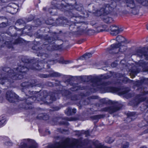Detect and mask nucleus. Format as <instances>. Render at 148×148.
<instances>
[{"label":"nucleus","instance_id":"obj_7","mask_svg":"<svg viewBox=\"0 0 148 148\" xmlns=\"http://www.w3.org/2000/svg\"><path fill=\"white\" fill-rule=\"evenodd\" d=\"M99 102L102 104L114 105L113 106L106 107L101 108L100 112H108L109 114H112L121 109L123 106L118 103L117 101H113L110 100H107L106 98L100 100Z\"/></svg>","mask_w":148,"mask_h":148},{"label":"nucleus","instance_id":"obj_28","mask_svg":"<svg viewBox=\"0 0 148 148\" xmlns=\"http://www.w3.org/2000/svg\"><path fill=\"white\" fill-rule=\"evenodd\" d=\"M87 103H88L85 99L80 100L76 103V104L78 106L79 109H81L83 106L86 105Z\"/></svg>","mask_w":148,"mask_h":148},{"label":"nucleus","instance_id":"obj_8","mask_svg":"<svg viewBox=\"0 0 148 148\" xmlns=\"http://www.w3.org/2000/svg\"><path fill=\"white\" fill-rule=\"evenodd\" d=\"M128 1L127 5L129 9V12L133 15L139 13L140 8L142 6L148 8V1Z\"/></svg>","mask_w":148,"mask_h":148},{"label":"nucleus","instance_id":"obj_48","mask_svg":"<svg viewBox=\"0 0 148 148\" xmlns=\"http://www.w3.org/2000/svg\"><path fill=\"white\" fill-rule=\"evenodd\" d=\"M71 99L72 101H77L78 100V97L77 95H74L71 96Z\"/></svg>","mask_w":148,"mask_h":148},{"label":"nucleus","instance_id":"obj_14","mask_svg":"<svg viewBox=\"0 0 148 148\" xmlns=\"http://www.w3.org/2000/svg\"><path fill=\"white\" fill-rule=\"evenodd\" d=\"M44 62H46V63L52 62L53 64L58 62L60 64H68L69 62V60H64V58L62 57H60L59 59L50 60L49 58H48L46 59L45 61Z\"/></svg>","mask_w":148,"mask_h":148},{"label":"nucleus","instance_id":"obj_53","mask_svg":"<svg viewBox=\"0 0 148 148\" xmlns=\"http://www.w3.org/2000/svg\"><path fill=\"white\" fill-rule=\"evenodd\" d=\"M122 81L124 82L127 83L130 82L131 81H132V80H130V79L127 77H125L123 78Z\"/></svg>","mask_w":148,"mask_h":148},{"label":"nucleus","instance_id":"obj_51","mask_svg":"<svg viewBox=\"0 0 148 148\" xmlns=\"http://www.w3.org/2000/svg\"><path fill=\"white\" fill-rule=\"evenodd\" d=\"M28 146L27 143H21L20 146V148H28Z\"/></svg>","mask_w":148,"mask_h":148},{"label":"nucleus","instance_id":"obj_32","mask_svg":"<svg viewBox=\"0 0 148 148\" xmlns=\"http://www.w3.org/2000/svg\"><path fill=\"white\" fill-rule=\"evenodd\" d=\"M146 80V78H144L140 80H137L134 83V85L138 87H139L144 83Z\"/></svg>","mask_w":148,"mask_h":148},{"label":"nucleus","instance_id":"obj_30","mask_svg":"<svg viewBox=\"0 0 148 148\" xmlns=\"http://www.w3.org/2000/svg\"><path fill=\"white\" fill-rule=\"evenodd\" d=\"M27 141L32 143V144L28 146V148H38V145L35 140L30 139H27Z\"/></svg>","mask_w":148,"mask_h":148},{"label":"nucleus","instance_id":"obj_1","mask_svg":"<svg viewBox=\"0 0 148 148\" xmlns=\"http://www.w3.org/2000/svg\"><path fill=\"white\" fill-rule=\"evenodd\" d=\"M75 4H69L65 2V4L61 3L60 1H53L51 2L52 7L48 9L47 11L51 15H56V9L64 12V14L70 18L75 17V22L70 21L66 17H61L56 19V22L63 26H69L70 30L73 32L75 29H79L82 25H77V24L84 23L82 21L85 18L89 17L88 12L85 10L83 5L77 4L75 1Z\"/></svg>","mask_w":148,"mask_h":148},{"label":"nucleus","instance_id":"obj_33","mask_svg":"<svg viewBox=\"0 0 148 148\" xmlns=\"http://www.w3.org/2000/svg\"><path fill=\"white\" fill-rule=\"evenodd\" d=\"M104 16V18H102L103 21L107 23H109L113 21L114 20L112 17L108 16Z\"/></svg>","mask_w":148,"mask_h":148},{"label":"nucleus","instance_id":"obj_38","mask_svg":"<svg viewBox=\"0 0 148 148\" xmlns=\"http://www.w3.org/2000/svg\"><path fill=\"white\" fill-rule=\"evenodd\" d=\"M62 92V95L66 97H68L71 94V91L67 89L63 90Z\"/></svg>","mask_w":148,"mask_h":148},{"label":"nucleus","instance_id":"obj_63","mask_svg":"<svg viewBox=\"0 0 148 148\" xmlns=\"http://www.w3.org/2000/svg\"><path fill=\"white\" fill-rule=\"evenodd\" d=\"M66 120L69 121H71L73 120V118L71 117L70 118H67Z\"/></svg>","mask_w":148,"mask_h":148},{"label":"nucleus","instance_id":"obj_27","mask_svg":"<svg viewBox=\"0 0 148 148\" xmlns=\"http://www.w3.org/2000/svg\"><path fill=\"white\" fill-rule=\"evenodd\" d=\"M136 112H130L128 111V112H125V114L127 116L128 118H130L131 119V121H133L134 120L132 118L136 117L137 115L136 114Z\"/></svg>","mask_w":148,"mask_h":148},{"label":"nucleus","instance_id":"obj_64","mask_svg":"<svg viewBox=\"0 0 148 148\" xmlns=\"http://www.w3.org/2000/svg\"><path fill=\"white\" fill-rule=\"evenodd\" d=\"M71 80H72V79L71 78H69L67 79L66 80V82H67L69 83V82H71Z\"/></svg>","mask_w":148,"mask_h":148},{"label":"nucleus","instance_id":"obj_20","mask_svg":"<svg viewBox=\"0 0 148 148\" xmlns=\"http://www.w3.org/2000/svg\"><path fill=\"white\" fill-rule=\"evenodd\" d=\"M56 93L53 92H49V101L48 102L47 101H45V103L49 104L52 103L54 101L56 100V97L55 96Z\"/></svg>","mask_w":148,"mask_h":148},{"label":"nucleus","instance_id":"obj_54","mask_svg":"<svg viewBox=\"0 0 148 148\" xmlns=\"http://www.w3.org/2000/svg\"><path fill=\"white\" fill-rule=\"evenodd\" d=\"M61 107L59 106H56L52 108L53 110L54 111H57L60 109Z\"/></svg>","mask_w":148,"mask_h":148},{"label":"nucleus","instance_id":"obj_57","mask_svg":"<svg viewBox=\"0 0 148 148\" xmlns=\"http://www.w3.org/2000/svg\"><path fill=\"white\" fill-rule=\"evenodd\" d=\"M111 65L112 67H115L117 65V64L115 62H114L111 63Z\"/></svg>","mask_w":148,"mask_h":148},{"label":"nucleus","instance_id":"obj_22","mask_svg":"<svg viewBox=\"0 0 148 148\" xmlns=\"http://www.w3.org/2000/svg\"><path fill=\"white\" fill-rule=\"evenodd\" d=\"M106 116L105 114H100L90 116V118L92 120H96V122H94L95 124L96 123L99 121V119H103Z\"/></svg>","mask_w":148,"mask_h":148},{"label":"nucleus","instance_id":"obj_13","mask_svg":"<svg viewBox=\"0 0 148 148\" xmlns=\"http://www.w3.org/2000/svg\"><path fill=\"white\" fill-rule=\"evenodd\" d=\"M99 89L101 92L105 93L107 92L115 93L119 89L116 87L102 86L99 87Z\"/></svg>","mask_w":148,"mask_h":148},{"label":"nucleus","instance_id":"obj_37","mask_svg":"<svg viewBox=\"0 0 148 148\" xmlns=\"http://www.w3.org/2000/svg\"><path fill=\"white\" fill-rule=\"evenodd\" d=\"M61 74L57 72H53L49 74L50 77H59L61 76Z\"/></svg>","mask_w":148,"mask_h":148},{"label":"nucleus","instance_id":"obj_10","mask_svg":"<svg viewBox=\"0 0 148 148\" xmlns=\"http://www.w3.org/2000/svg\"><path fill=\"white\" fill-rule=\"evenodd\" d=\"M21 61L24 63V65H20L18 66L27 67L28 68V70L34 71H40L42 69V68L39 65L38 62H33L32 59H30L24 57L22 58Z\"/></svg>","mask_w":148,"mask_h":148},{"label":"nucleus","instance_id":"obj_26","mask_svg":"<svg viewBox=\"0 0 148 148\" xmlns=\"http://www.w3.org/2000/svg\"><path fill=\"white\" fill-rule=\"evenodd\" d=\"M72 87L71 89L73 91H77L78 90H82L84 89V87L81 86H78L77 84L73 83L72 85Z\"/></svg>","mask_w":148,"mask_h":148},{"label":"nucleus","instance_id":"obj_46","mask_svg":"<svg viewBox=\"0 0 148 148\" xmlns=\"http://www.w3.org/2000/svg\"><path fill=\"white\" fill-rule=\"evenodd\" d=\"M68 130L65 129H62L61 128H57V131L61 133H63L64 132H66L68 131Z\"/></svg>","mask_w":148,"mask_h":148},{"label":"nucleus","instance_id":"obj_36","mask_svg":"<svg viewBox=\"0 0 148 148\" xmlns=\"http://www.w3.org/2000/svg\"><path fill=\"white\" fill-rule=\"evenodd\" d=\"M111 77V76L108 74H106L104 75H101V77H98L100 79V80L97 81V82H100L102 79H108Z\"/></svg>","mask_w":148,"mask_h":148},{"label":"nucleus","instance_id":"obj_18","mask_svg":"<svg viewBox=\"0 0 148 148\" xmlns=\"http://www.w3.org/2000/svg\"><path fill=\"white\" fill-rule=\"evenodd\" d=\"M116 88H119V90L116 91L115 93L117 92L119 95H123L127 94L130 91V89L128 88H124L123 86H119Z\"/></svg>","mask_w":148,"mask_h":148},{"label":"nucleus","instance_id":"obj_59","mask_svg":"<svg viewBox=\"0 0 148 148\" xmlns=\"http://www.w3.org/2000/svg\"><path fill=\"white\" fill-rule=\"evenodd\" d=\"M148 133V128L145 130L142 133L140 134V135L141 136L144 134H147Z\"/></svg>","mask_w":148,"mask_h":148},{"label":"nucleus","instance_id":"obj_31","mask_svg":"<svg viewBox=\"0 0 148 148\" xmlns=\"http://www.w3.org/2000/svg\"><path fill=\"white\" fill-rule=\"evenodd\" d=\"M92 53H91L86 52L84 54L80 56L79 58V60H85L89 58L92 57Z\"/></svg>","mask_w":148,"mask_h":148},{"label":"nucleus","instance_id":"obj_47","mask_svg":"<svg viewBox=\"0 0 148 148\" xmlns=\"http://www.w3.org/2000/svg\"><path fill=\"white\" fill-rule=\"evenodd\" d=\"M82 134L86 135L87 137L90 136V132L89 130L86 131L84 130H82Z\"/></svg>","mask_w":148,"mask_h":148},{"label":"nucleus","instance_id":"obj_55","mask_svg":"<svg viewBox=\"0 0 148 148\" xmlns=\"http://www.w3.org/2000/svg\"><path fill=\"white\" fill-rule=\"evenodd\" d=\"M80 79L81 81L83 82H86V75L84 76H81L80 77Z\"/></svg>","mask_w":148,"mask_h":148},{"label":"nucleus","instance_id":"obj_49","mask_svg":"<svg viewBox=\"0 0 148 148\" xmlns=\"http://www.w3.org/2000/svg\"><path fill=\"white\" fill-rule=\"evenodd\" d=\"M35 18V16L31 14L28 17V18H27V22H30L32 20H33Z\"/></svg>","mask_w":148,"mask_h":148},{"label":"nucleus","instance_id":"obj_11","mask_svg":"<svg viewBox=\"0 0 148 148\" xmlns=\"http://www.w3.org/2000/svg\"><path fill=\"white\" fill-rule=\"evenodd\" d=\"M6 99L10 103H15L20 100L19 96L12 90L8 91L6 93Z\"/></svg>","mask_w":148,"mask_h":148},{"label":"nucleus","instance_id":"obj_6","mask_svg":"<svg viewBox=\"0 0 148 148\" xmlns=\"http://www.w3.org/2000/svg\"><path fill=\"white\" fill-rule=\"evenodd\" d=\"M116 40L118 42V43H114L110 45V47L106 49V51L112 55L118 53L119 52L123 53L127 49V47L125 45H122L123 43H126L127 40L125 38L120 35H118Z\"/></svg>","mask_w":148,"mask_h":148},{"label":"nucleus","instance_id":"obj_44","mask_svg":"<svg viewBox=\"0 0 148 148\" xmlns=\"http://www.w3.org/2000/svg\"><path fill=\"white\" fill-rule=\"evenodd\" d=\"M4 44L9 49H10L12 47V45L10 41H6L4 42Z\"/></svg>","mask_w":148,"mask_h":148},{"label":"nucleus","instance_id":"obj_60","mask_svg":"<svg viewBox=\"0 0 148 148\" xmlns=\"http://www.w3.org/2000/svg\"><path fill=\"white\" fill-rule=\"evenodd\" d=\"M4 40V38L1 35H0V42H3Z\"/></svg>","mask_w":148,"mask_h":148},{"label":"nucleus","instance_id":"obj_17","mask_svg":"<svg viewBox=\"0 0 148 148\" xmlns=\"http://www.w3.org/2000/svg\"><path fill=\"white\" fill-rule=\"evenodd\" d=\"M146 99V97H141L137 100L134 99L131 101L129 102V103L130 105L136 107L141 102L145 101Z\"/></svg>","mask_w":148,"mask_h":148},{"label":"nucleus","instance_id":"obj_35","mask_svg":"<svg viewBox=\"0 0 148 148\" xmlns=\"http://www.w3.org/2000/svg\"><path fill=\"white\" fill-rule=\"evenodd\" d=\"M6 118L4 116H0V127L3 126L6 123Z\"/></svg>","mask_w":148,"mask_h":148},{"label":"nucleus","instance_id":"obj_34","mask_svg":"<svg viewBox=\"0 0 148 148\" xmlns=\"http://www.w3.org/2000/svg\"><path fill=\"white\" fill-rule=\"evenodd\" d=\"M79 28L77 31H73L72 33V34L75 36H78L83 34L84 33V29H80Z\"/></svg>","mask_w":148,"mask_h":148},{"label":"nucleus","instance_id":"obj_9","mask_svg":"<svg viewBox=\"0 0 148 148\" xmlns=\"http://www.w3.org/2000/svg\"><path fill=\"white\" fill-rule=\"evenodd\" d=\"M71 142V139L69 138H67L61 143L56 142L55 143L52 144L47 146V148H74V146L79 143H82L77 139H74Z\"/></svg>","mask_w":148,"mask_h":148},{"label":"nucleus","instance_id":"obj_24","mask_svg":"<svg viewBox=\"0 0 148 148\" xmlns=\"http://www.w3.org/2000/svg\"><path fill=\"white\" fill-rule=\"evenodd\" d=\"M136 52L138 53L139 56L141 57L143 56L145 57L147 53V51L145 50V47H143L140 49H139L136 50Z\"/></svg>","mask_w":148,"mask_h":148},{"label":"nucleus","instance_id":"obj_15","mask_svg":"<svg viewBox=\"0 0 148 148\" xmlns=\"http://www.w3.org/2000/svg\"><path fill=\"white\" fill-rule=\"evenodd\" d=\"M110 29L111 31L110 34L113 36H116L123 31L122 28H119L115 25L110 26Z\"/></svg>","mask_w":148,"mask_h":148},{"label":"nucleus","instance_id":"obj_42","mask_svg":"<svg viewBox=\"0 0 148 148\" xmlns=\"http://www.w3.org/2000/svg\"><path fill=\"white\" fill-rule=\"evenodd\" d=\"M130 74L131 77L132 78H134L137 74L136 71L134 69H132L130 70Z\"/></svg>","mask_w":148,"mask_h":148},{"label":"nucleus","instance_id":"obj_23","mask_svg":"<svg viewBox=\"0 0 148 148\" xmlns=\"http://www.w3.org/2000/svg\"><path fill=\"white\" fill-rule=\"evenodd\" d=\"M49 93L47 90H43L40 95L42 97H40V101H42L45 103V101H46L47 98H49Z\"/></svg>","mask_w":148,"mask_h":148},{"label":"nucleus","instance_id":"obj_62","mask_svg":"<svg viewBox=\"0 0 148 148\" xmlns=\"http://www.w3.org/2000/svg\"><path fill=\"white\" fill-rule=\"evenodd\" d=\"M53 84H54V86H56V87L58 86H60V82H59V83H54V82H53Z\"/></svg>","mask_w":148,"mask_h":148},{"label":"nucleus","instance_id":"obj_19","mask_svg":"<svg viewBox=\"0 0 148 148\" xmlns=\"http://www.w3.org/2000/svg\"><path fill=\"white\" fill-rule=\"evenodd\" d=\"M86 82H90L92 83L95 84L97 83V81L100 80L98 76L92 77L91 75H86Z\"/></svg>","mask_w":148,"mask_h":148},{"label":"nucleus","instance_id":"obj_4","mask_svg":"<svg viewBox=\"0 0 148 148\" xmlns=\"http://www.w3.org/2000/svg\"><path fill=\"white\" fill-rule=\"evenodd\" d=\"M36 79H30L27 81L23 82L20 84L22 92H23L26 96H27V93L31 95H33L28 96L24 102L20 105V107L24 110L33 109L34 108L33 103L38 99V96L37 97L34 95L39 93V91H31L29 89L30 88L36 86ZM39 94L37 95H38Z\"/></svg>","mask_w":148,"mask_h":148},{"label":"nucleus","instance_id":"obj_50","mask_svg":"<svg viewBox=\"0 0 148 148\" xmlns=\"http://www.w3.org/2000/svg\"><path fill=\"white\" fill-rule=\"evenodd\" d=\"M39 76L41 78H47L50 77L49 74H40L39 75Z\"/></svg>","mask_w":148,"mask_h":148},{"label":"nucleus","instance_id":"obj_21","mask_svg":"<svg viewBox=\"0 0 148 148\" xmlns=\"http://www.w3.org/2000/svg\"><path fill=\"white\" fill-rule=\"evenodd\" d=\"M77 112V110L75 108L73 109L70 107H68L65 111V114L68 116L74 115Z\"/></svg>","mask_w":148,"mask_h":148},{"label":"nucleus","instance_id":"obj_43","mask_svg":"<svg viewBox=\"0 0 148 148\" xmlns=\"http://www.w3.org/2000/svg\"><path fill=\"white\" fill-rule=\"evenodd\" d=\"M16 24H18L19 25H24L25 24V21L21 19H18L16 22Z\"/></svg>","mask_w":148,"mask_h":148},{"label":"nucleus","instance_id":"obj_39","mask_svg":"<svg viewBox=\"0 0 148 148\" xmlns=\"http://www.w3.org/2000/svg\"><path fill=\"white\" fill-rule=\"evenodd\" d=\"M146 101L145 103H144L140 106V108L144 110H145L148 108V98L146 99L145 101Z\"/></svg>","mask_w":148,"mask_h":148},{"label":"nucleus","instance_id":"obj_25","mask_svg":"<svg viewBox=\"0 0 148 148\" xmlns=\"http://www.w3.org/2000/svg\"><path fill=\"white\" fill-rule=\"evenodd\" d=\"M49 115L46 113H44L42 114H39L37 117V119L39 120H42L44 121H47L49 119Z\"/></svg>","mask_w":148,"mask_h":148},{"label":"nucleus","instance_id":"obj_61","mask_svg":"<svg viewBox=\"0 0 148 148\" xmlns=\"http://www.w3.org/2000/svg\"><path fill=\"white\" fill-rule=\"evenodd\" d=\"M129 147L128 144H124L122 146L121 148H128Z\"/></svg>","mask_w":148,"mask_h":148},{"label":"nucleus","instance_id":"obj_41","mask_svg":"<svg viewBox=\"0 0 148 148\" xmlns=\"http://www.w3.org/2000/svg\"><path fill=\"white\" fill-rule=\"evenodd\" d=\"M53 20L51 19H48L45 21V23L46 24L48 25H52V26L54 25Z\"/></svg>","mask_w":148,"mask_h":148},{"label":"nucleus","instance_id":"obj_40","mask_svg":"<svg viewBox=\"0 0 148 148\" xmlns=\"http://www.w3.org/2000/svg\"><path fill=\"white\" fill-rule=\"evenodd\" d=\"M23 39L19 37L14 40L13 44L14 45L20 44L23 43Z\"/></svg>","mask_w":148,"mask_h":148},{"label":"nucleus","instance_id":"obj_2","mask_svg":"<svg viewBox=\"0 0 148 148\" xmlns=\"http://www.w3.org/2000/svg\"><path fill=\"white\" fill-rule=\"evenodd\" d=\"M51 34V36H49L47 34L45 36L36 34V36L38 38L44 39L45 41L42 45L41 47H39L38 45L34 44L32 47V49L36 51V53L38 56H40L45 61L46 59L49 58V55L47 53L42 52L43 50L52 51H62L63 50L62 44L60 45H56L55 42L56 40H59V33L56 32H50V30L48 32Z\"/></svg>","mask_w":148,"mask_h":148},{"label":"nucleus","instance_id":"obj_5","mask_svg":"<svg viewBox=\"0 0 148 148\" xmlns=\"http://www.w3.org/2000/svg\"><path fill=\"white\" fill-rule=\"evenodd\" d=\"M110 4H105V8H101L99 10H97L93 13L97 16H105L110 14H112L114 11L117 9H119L118 7H126L127 11L125 10L123 11V13L125 14H132L129 12V9L127 5V3L128 1H111Z\"/></svg>","mask_w":148,"mask_h":148},{"label":"nucleus","instance_id":"obj_3","mask_svg":"<svg viewBox=\"0 0 148 148\" xmlns=\"http://www.w3.org/2000/svg\"><path fill=\"white\" fill-rule=\"evenodd\" d=\"M1 70L7 74V76L0 77V84L7 88L10 87L14 82V80H20L24 77L29 70L27 67L18 66L16 69L17 73L7 66L2 67Z\"/></svg>","mask_w":148,"mask_h":148},{"label":"nucleus","instance_id":"obj_16","mask_svg":"<svg viewBox=\"0 0 148 148\" xmlns=\"http://www.w3.org/2000/svg\"><path fill=\"white\" fill-rule=\"evenodd\" d=\"M61 117L60 116H56L53 118L52 121L56 125H58L60 126L63 125L66 126L69 125V123L67 121H58L61 119Z\"/></svg>","mask_w":148,"mask_h":148},{"label":"nucleus","instance_id":"obj_58","mask_svg":"<svg viewBox=\"0 0 148 148\" xmlns=\"http://www.w3.org/2000/svg\"><path fill=\"white\" fill-rule=\"evenodd\" d=\"M75 132H76V135L79 136H81L82 134V131L80 132V131L76 130Z\"/></svg>","mask_w":148,"mask_h":148},{"label":"nucleus","instance_id":"obj_45","mask_svg":"<svg viewBox=\"0 0 148 148\" xmlns=\"http://www.w3.org/2000/svg\"><path fill=\"white\" fill-rule=\"evenodd\" d=\"M95 32L94 30L89 29H88L87 31V34L89 35H93Z\"/></svg>","mask_w":148,"mask_h":148},{"label":"nucleus","instance_id":"obj_56","mask_svg":"<svg viewBox=\"0 0 148 148\" xmlns=\"http://www.w3.org/2000/svg\"><path fill=\"white\" fill-rule=\"evenodd\" d=\"M48 86L50 87H54L53 82H49L47 83Z\"/></svg>","mask_w":148,"mask_h":148},{"label":"nucleus","instance_id":"obj_12","mask_svg":"<svg viewBox=\"0 0 148 148\" xmlns=\"http://www.w3.org/2000/svg\"><path fill=\"white\" fill-rule=\"evenodd\" d=\"M7 12L9 13L12 14H16L19 9V5L14 3H9L5 7Z\"/></svg>","mask_w":148,"mask_h":148},{"label":"nucleus","instance_id":"obj_52","mask_svg":"<svg viewBox=\"0 0 148 148\" xmlns=\"http://www.w3.org/2000/svg\"><path fill=\"white\" fill-rule=\"evenodd\" d=\"M106 139L107 142L109 143H112L114 141V140H112V138L110 137H107Z\"/></svg>","mask_w":148,"mask_h":148},{"label":"nucleus","instance_id":"obj_29","mask_svg":"<svg viewBox=\"0 0 148 148\" xmlns=\"http://www.w3.org/2000/svg\"><path fill=\"white\" fill-rule=\"evenodd\" d=\"M107 27L106 25H104L97 27L96 28L98 30L99 29V32H102L103 31L108 32L109 31L110 29H107L106 28Z\"/></svg>","mask_w":148,"mask_h":148}]
</instances>
